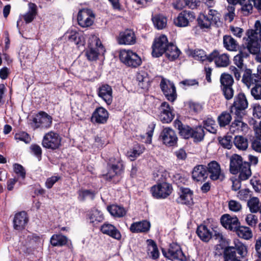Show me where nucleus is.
Masks as SVG:
<instances>
[{
    "label": "nucleus",
    "instance_id": "obj_1",
    "mask_svg": "<svg viewBox=\"0 0 261 261\" xmlns=\"http://www.w3.org/2000/svg\"><path fill=\"white\" fill-rule=\"evenodd\" d=\"M230 172L233 174L239 173V179H247L251 175L250 164L243 161L242 158L238 154H233L230 160Z\"/></svg>",
    "mask_w": 261,
    "mask_h": 261
},
{
    "label": "nucleus",
    "instance_id": "obj_2",
    "mask_svg": "<svg viewBox=\"0 0 261 261\" xmlns=\"http://www.w3.org/2000/svg\"><path fill=\"white\" fill-rule=\"evenodd\" d=\"M255 29L248 30L247 32V48L250 54H256L260 51V45L259 43V40L261 42V23L259 20L256 21L255 24Z\"/></svg>",
    "mask_w": 261,
    "mask_h": 261
},
{
    "label": "nucleus",
    "instance_id": "obj_3",
    "mask_svg": "<svg viewBox=\"0 0 261 261\" xmlns=\"http://www.w3.org/2000/svg\"><path fill=\"white\" fill-rule=\"evenodd\" d=\"M88 48L86 51V56L89 61H95L98 55L104 51L103 46L100 39L95 35H92L88 41Z\"/></svg>",
    "mask_w": 261,
    "mask_h": 261
},
{
    "label": "nucleus",
    "instance_id": "obj_4",
    "mask_svg": "<svg viewBox=\"0 0 261 261\" xmlns=\"http://www.w3.org/2000/svg\"><path fill=\"white\" fill-rule=\"evenodd\" d=\"M196 233L200 240L204 242H208L212 238L219 242L223 240V235L218 229L208 228L204 225L199 226L197 228Z\"/></svg>",
    "mask_w": 261,
    "mask_h": 261
},
{
    "label": "nucleus",
    "instance_id": "obj_5",
    "mask_svg": "<svg viewBox=\"0 0 261 261\" xmlns=\"http://www.w3.org/2000/svg\"><path fill=\"white\" fill-rule=\"evenodd\" d=\"M119 58L122 63L129 67L136 68L142 63L141 58L136 53L129 50H121Z\"/></svg>",
    "mask_w": 261,
    "mask_h": 261
},
{
    "label": "nucleus",
    "instance_id": "obj_6",
    "mask_svg": "<svg viewBox=\"0 0 261 261\" xmlns=\"http://www.w3.org/2000/svg\"><path fill=\"white\" fill-rule=\"evenodd\" d=\"M123 170L124 166L121 161L112 159L108 164V172L104 176L107 180H111L120 176Z\"/></svg>",
    "mask_w": 261,
    "mask_h": 261
},
{
    "label": "nucleus",
    "instance_id": "obj_7",
    "mask_svg": "<svg viewBox=\"0 0 261 261\" xmlns=\"http://www.w3.org/2000/svg\"><path fill=\"white\" fill-rule=\"evenodd\" d=\"M169 44L167 37L164 35L156 38L152 45L153 57L158 58L161 56Z\"/></svg>",
    "mask_w": 261,
    "mask_h": 261
},
{
    "label": "nucleus",
    "instance_id": "obj_8",
    "mask_svg": "<svg viewBox=\"0 0 261 261\" xmlns=\"http://www.w3.org/2000/svg\"><path fill=\"white\" fill-rule=\"evenodd\" d=\"M61 142V138L58 133L49 132L44 135L42 144L46 148L55 150L60 147Z\"/></svg>",
    "mask_w": 261,
    "mask_h": 261
},
{
    "label": "nucleus",
    "instance_id": "obj_9",
    "mask_svg": "<svg viewBox=\"0 0 261 261\" xmlns=\"http://www.w3.org/2000/svg\"><path fill=\"white\" fill-rule=\"evenodd\" d=\"M162 253L165 257L171 260L178 259L181 261L186 260L180 246L175 243L171 244L167 251L163 249Z\"/></svg>",
    "mask_w": 261,
    "mask_h": 261
},
{
    "label": "nucleus",
    "instance_id": "obj_10",
    "mask_svg": "<svg viewBox=\"0 0 261 261\" xmlns=\"http://www.w3.org/2000/svg\"><path fill=\"white\" fill-rule=\"evenodd\" d=\"M195 19V13L191 11L184 10L178 14L174 19V24L178 27H186Z\"/></svg>",
    "mask_w": 261,
    "mask_h": 261
},
{
    "label": "nucleus",
    "instance_id": "obj_11",
    "mask_svg": "<svg viewBox=\"0 0 261 261\" xmlns=\"http://www.w3.org/2000/svg\"><path fill=\"white\" fill-rule=\"evenodd\" d=\"M172 191L171 185L167 182L154 185L151 189L152 196L156 198H165L171 193Z\"/></svg>",
    "mask_w": 261,
    "mask_h": 261
},
{
    "label": "nucleus",
    "instance_id": "obj_12",
    "mask_svg": "<svg viewBox=\"0 0 261 261\" xmlns=\"http://www.w3.org/2000/svg\"><path fill=\"white\" fill-rule=\"evenodd\" d=\"M95 18V15L92 11L88 9L81 10L77 15L79 24L82 27L85 28L91 26Z\"/></svg>",
    "mask_w": 261,
    "mask_h": 261
},
{
    "label": "nucleus",
    "instance_id": "obj_13",
    "mask_svg": "<svg viewBox=\"0 0 261 261\" xmlns=\"http://www.w3.org/2000/svg\"><path fill=\"white\" fill-rule=\"evenodd\" d=\"M160 87L166 98L172 102L176 98V88L173 83L163 78L160 83Z\"/></svg>",
    "mask_w": 261,
    "mask_h": 261
},
{
    "label": "nucleus",
    "instance_id": "obj_14",
    "mask_svg": "<svg viewBox=\"0 0 261 261\" xmlns=\"http://www.w3.org/2000/svg\"><path fill=\"white\" fill-rule=\"evenodd\" d=\"M214 61L216 65L219 67H226L230 63L228 55L227 54H220L217 50H214L209 55L208 61Z\"/></svg>",
    "mask_w": 261,
    "mask_h": 261
},
{
    "label": "nucleus",
    "instance_id": "obj_15",
    "mask_svg": "<svg viewBox=\"0 0 261 261\" xmlns=\"http://www.w3.org/2000/svg\"><path fill=\"white\" fill-rule=\"evenodd\" d=\"M33 127L35 128H46L50 126L52 123V118L47 113L42 112L39 113L34 118Z\"/></svg>",
    "mask_w": 261,
    "mask_h": 261
},
{
    "label": "nucleus",
    "instance_id": "obj_16",
    "mask_svg": "<svg viewBox=\"0 0 261 261\" xmlns=\"http://www.w3.org/2000/svg\"><path fill=\"white\" fill-rule=\"evenodd\" d=\"M160 137L164 144L168 146L175 145L177 141V137L175 132L170 127H165L162 131Z\"/></svg>",
    "mask_w": 261,
    "mask_h": 261
},
{
    "label": "nucleus",
    "instance_id": "obj_17",
    "mask_svg": "<svg viewBox=\"0 0 261 261\" xmlns=\"http://www.w3.org/2000/svg\"><path fill=\"white\" fill-rule=\"evenodd\" d=\"M207 168L211 179L213 180L220 179L222 181L224 179V174L221 170L220 165L216 161H213L208 163Z\"/></svg>",
    "mask_w": 261,
    "mask_h": 261
},
{
    "label": "nucleus",
    "instance_id": "obj_18",
    "mask_svg": "<svg viewBox=\"0 0 261 261\" xmlns=\"http://www.w3.org/2000/svg\"><path fill=\"white\" fill-rule=\"evenodd\" d=\"M159 118L163 123H168L170 122L174 117L173 113V109L168 103L164 102L162 103L160 107Z\"/></svg>",
    "mask_w": 261,
    "mask_h": 261
},
{
    "label": "nucleus",
    "instance_id": "obj_19",
    "mask_svg": "<svg viewBox=\"0 0 261 261\" xmlns=\"http://www.w3.org/2000/svg\"><path fill=\"white\" fill-rule=\"evenodd\" d=\"M221 223L226 229L234 231L240 224L238 218L229 214H224L221 217Z\"/></svg>",
    "mask_w": 261,
    "mask_h": 261
},
{
    "label": "nucleus",
    "instance_id": "obj_20",
    "mask_svg": "<svg viewBox=\"0 0 261 261\" xmlns=\"http://www.w3.org/2000/svg\"><path fill=\"white\" fill-rule=\"evenodd\" d=\"M109 117V113L106 109L99 107L93 112L91 121L93 123L103 124L107 122Z\"/></svg>",
    "mask_w": 261,
    "mask_h": 261
},
{
    "label": "nucleus",
    "instance_id": "obj_21",
    "mask_svg": "<svg viewBox=\"0 0 261 261\" xmlns=\"http://www.w3.org/2000/svg\"><path fill=\"white\" fill-rule=\"evenodd\" d=\"M29 221L27 213L22 211L16 213L13 219V225L15 229L21 230L23 229Z\"/></svg>",
    "mask_w": 261,
    "mask_h": 261
},
{
    "label": "nucleus",
    "instance_id": "obj_22",
    "mask_svg": "<svg viewBox=\"0 0 261 261\" xmlns=\"http://www.w3.org/2000/svg\"><path fill=\"white\" fill-rule=\"evenodd\" d=\"M136 41L134 32L131 30H126L119 34L118 42L120 44L132 45Z\"/></svg>",
    "mask_w": 261,
    "mask_h": 261
},
{
    "label": "nucleus",
    "instance_id": "obj_23",
    "mask_svg": "<svg viewBox=\"0 0 261 261\" xmlns=\"http://www.w3.org/2000/svg\"><path fill=\"white\" fill-rule=\"evenodd\" d=\"M259 79L258 74L252 73L251 69H247L243 74L242 82L249 89L251 86L257 84Z\"/></svg>",
    "mask_w": 261,
    "mask_h": 261
},
{
    "label": "nucleus",
    "instance_id": "obj_24",
    "mask_svg": "<svg viewBox=\"0 0 261 261\" xmlns=\"http://www.w3.org/2000/svg\"><path fill=\"white\" fill-rule=\"evenodd\" d=\"M100 231L105 234H107L113 239L120 240L121 238V234L119 230L113 225L105 223L100 227Z\"/></svg>",
    "mask_w": 261,
    "mask_h": 261
},
{
    "label": "nucleus",
    "instance_id": "obj_25",
    "mask_svg": "<svg viewBox=\"0 0 261 261\" xmlns=\"http://www.w3.org/2000/svg\"><path fill=\"white\" fill-rule=\"evenodd\" d=\"M98 96L101 97L107 105L111 104L113 99L112 89L108 85H103L98 89Z\"/></svg>",
    "mask_w": 261,
    "mask_h": 261
},
{
    "label": "nucleus",
    "instance_id": "obj_26",
    "mask_svg": "<svg viewBox=\"0 0 261 261\" xmlns=\"http://www.w3.org/2000/svg\"><path fill=\"white\" fill-rule=\"evenodd\" d=\"M207 172L203 165H197L192 172V177L197 181H204L207 177Z\"/></svg>",
    "mask_w": 261,
    "mask_h": 261
},
{
    "label": "nucleus",
    "instance_id": "obj_27",
    "mask_svg": "<svg viewBox=\"0 0 261 261\" xmlns=\"http://www.w3.org/2000/svg\"><path fill=\"white\" fill-rule=\"evenodd\" d=\"M150 227L149 222L146 220L137 222L131 224L129 229L133 233L146 232Z\"/></svg>",
    "mask_w": 261,
    "mask_h": 261
},
{
    "label": "nucleus",
    "instance_id": "obj_28",
    "mask_svg": "<svg viewBox=\"0 0 261 261\" xmlns=\"http://www.w3.org/2000/svg\"><path fill=\"white\" fill-rule=\"evenodd\" d=\"M248 125L241 119H234L229 127V131L232 134L245 133L248 130Z\"/></svg>",
    "mask_w": 261,
    "mask_h": 261
},
{
    "label": "nucleus",
    "instance_id": "obj_29",
    "mask_svg": "<svg viewBox=\"0 0 261 261\" xmlns=\"http://www.w3.org/2000/svg\"><path fill=\"white\" fill-rule=\"evenodd\" d=\"M174 125L178 129L179 134L181 137L185 139L191 138L193 128L189 126L182 124L181 122L178 120H176L174 121Z\"/></svg>",
    "mask_w": 261,
    "mask_h": 261
},
{
    "label": "nucleus",
    "instance_id": "obj_30",
    "mask_svg": "<svg viewBox=\"0 0 261 261\" xmlns=\"http://www.w3.org/2000/svg\"><path fill=\"white\" fill-rule=\"evenodd\" d=\"M248 106V102L246 95L243 93H240L234 98L231 111L232 112L233 108L246 109Z\"/></svg>",
    "mask_w": 261,
    "mask_h": 261
},
{
    "label": "nucleus",
    "instance_id": "obj_31",
    "mask_svg": "<svg viewBox=\"0 0 261 261\" xmlns=\"http://www.w3.org/2000/svg\"><path fill=\"white\" fill-rule=\"evenodd\" d=\"M177 201L182 204L191 205L193 203L192 192L188 188L181 189V194Z\"/></svg>",
    "mask_w": 261,
    "mask_h": 261
},
{
    "label": "nucleus",
    "instance_id": "obj_32",
    "mask_svg": "<svg viewBox=\"0 0 261 261\" xmlns=\"http://www.w3.org/2000/svg\"><path fill=\"white\" fill-rule=\"evenodd\" d=\"M137 81L138 82V85L142 89L148 88L150 83V79L148 73L144 70H140L137 72L136 75Z\"/></svg>",
    "mask_w": 261,
    "mask_h": 261
},
{
    "label": "nucleus",
    "instance_id": "obj_33",
    "mask_svg": "<svg viewBox=\"0 0 261 261\" xmlns=\"http://www.w3.org/2000/svg\"><path fill=\"white\" fill-rule=\"evenodd\" d=\"M28 5V11L22 16L27 23L31 22L37 14V8L36 4L30 3Z\"/></svg>",
    "mask_w": 261,
    "mask_h": 261
},
{
    "label": "nucleus",
    "instance_id": "obj_34",
    "mask_svg": "<svg viewBox=\"0 0 261 261\" xmlns=\"http://www.w3.org/2000/svg\"><path fill=\"white\" fill-rule=\"evenodd\" d=\"M89 220L90 223L95 226L104 220V217L101 211L93 209L89 212Z\"/></svg>",
    "mask_w": 261,
    "mask_h": 261
},
{
    "label": "nucleus",
    "instance_id": "obj_35",
    "mask_svg": "<svg viewBox=\"0 0 261 261\" xmlns=\"http://www.w3.org/2000/svg\"><path fill=\"white\" fill-rule=\"evenodd\" d=\"M180 50L176 46L170 43L164 52L166 57L171 61L176 59L179 56Z\"/></svg>",
    "mask_w": 261,
    "mask_h": 261
},
{
    "label": "nucleus",
    "instance_id": "obj_36",
    "mask_svg": "<svg viewBox=\"0 0 261 261\" xmlns=\"http://www.w3.org/2000/svg\"><path fill=\"white\" fill-rule=\"evenodd\" d=\"M246 0H227L229 5H233L234 6L238 3H239L241 6V10L244 15H248L252 13L253 10V6L250 5H246Z\"/></svg>",
    "mask_w": 261,
    "mask_h": 261
},
{
    "label": "nucleus",
    "instance_id": "obj_37",
    "mask_svg": "<svg viewBox=\"0 0 261 261\" xmlns=\"http://www.w3.org/2000/svg\"><path fill=\"white\" fill-rule=\"evenodd\" d=\"M224 47L229 51H236L238 48V43L231 36L225 35L223 37Z\"/></svg>",
    "mask_w": 261,
    "mask_h": 261
},
{
    "label": "nucleus",
    "instance_id": "obj_38",
    "mask_svg": "<svg viewBox=\"0 0 261 261\" xmlns=\"http://www.w3.org/2000/svg\"><path fill=\"white\" fill-rule=\"evenodd\" d=\"M68 238L62 234H54L50 238V243L53 246H63L68 243Z\"/></svg>",
    "mask_w": 261,
    "mask_h": 261
},
{
    "label": "nucleus",
    "instance_id": "obj_39",
    "mask_svg": "<svg viewBox=\"0 0 261 261\" xmlns=\"http://www.w3.org/2000/svg\"><path fill=\"white\" fill-rule=\"evenodd\" d=\"M233 232H235L239 237L245 240H249L252 237L251 229L248 227L240 226V224Z\"/></svg>",
    "mask_w": 261,
    "mask_h": 261
},
{
    "label": "nucleus",
    "instance_id": "obj_40",
    "mask_svg": "<svg viewBox=\"0 0 261 261\" xmlns=\"http://www.w3.org/2000/svg\"><path fill=\"white\" fill-rule=\"evenodd\" d=\"M107 208L111 215L115 217H122L126 213V211L123 207L117 205L109 206Z\"/></svg>",
    "mask_w": 261,
    "mask_h": 261
},
{
    "label": "nucleus",
    "instance_id": "obj_41",
    "mask_svg": "<svg viewBox=\"0 0 261 261\" xmlns=\"http://www.w3.org/2000/svg\"><path fill=\"white\" fill-rule=\"evenodd\" d=\"M147 242L148 255L154 259L158 258L159 252L155 243L152 240H148Z\"/></svg>",
    "mask_w": 261,
    "mask_h": 261
},
{
    "label": "nucleus",
    "instance_id": "obj_42",
    "mask_svg": "<svg viewBox=\"0 0 261 261\" xmlns=\"http://www.w3.org/2000/svg\"><path fill=\"white\" fill-rule=\"evenodd\" d=\"M154 25L159 30L165 28L167 25V19L162 15H156L152 17Z\"/></svg>",
    "mask_w": 261,
    "mask_h": 261
},
{
    "label": "nucleus",
    "instance_id": "obj_43",
    "mask_svg": "<svg viewBox=\"0 0 261 261\" xmlns=\"http://www.w3.org/2000/svg\"><path fill=\"white\" fill-rule=\"evenodd\" d=\"M205 136L203 127L198 126L192 129L191 138H193L194 142H200L203 140Z\"/></svg>",
    "mask_w": 261,
    "mask_h": 261
},
{
    "label": "nucleus",
    "instance_id": "obj_44",
    "mask_svg": "<svg viewBox=\"0 0 261 261\" xmlns=\"http://www.w3.org/2000/svg\"><path fill=\"white\" fill-rule=\"evenodd\" d=\"M203 126L208 132L212 134H216L218 126L215 121L212 118H207L203 121Z\"/></svg>",
    "mask_w": 261,
    "mask_h": 261
},
{
    "label": "nucleus",
    "instance_id": "obj_45",
    "mask_svg": "<svg viewBox=\"0 0 261 261\" xmlns=\"http://www.w3.org/2000/svg\"><path fill=\"white\" fill-rule=\"evenodd\" d=\"M234 144L240 150H245L248 146V140L242 136H237L234 139Z\"/></svg>",
    "mask_w": 261,
    "mask_h": 261
},
{
    "label": "nucleus",
    "instance_id": "obj_46",
    "mask_svg": "<svg viewBox=\"0 0 261 261\" xmlns=\"http://www.w3.org/2000/svg\"><path fill=\"white\" fill-rule=\"evenodd\" d=\"M232 118L230 114L226 111L223 112L218 118V121L220 126L223 127L228 125Z\"/></svg>",
    "mask_w": 261,
    "mask_h": 261
},
{
    "label": "nucleus",
    "instance_id": "obj_47",
    "mask_svg": "<svg viewBox=\"0 0 261 261\" xmlns=\"http://www.w3.org/2000/svg\"><path fill=\"white\" fill-rule=\"evenodd\" d=\"M205 13L214 23V24L218 25V23H220V14L217 11L208 8L207 9V12L206 13V11H205Z\"/></svg>",
    "mask_w": 261,
    "mask_h": 261
},
{
    "label": "nucleus",
    "instance_id": "obj_48",
    "mask_svg": "<svg viewBox=\"0 0 261 261\" xmlns=\"http://www.w3.org/2000/svg\"><path fill=\"white\" fill-rule=\"evenodd\" d=\"M199 25L202 28H208L214 23L206 14L200 15L198 19Z\"/></svg>",
    "mask_w": 261,
    "mask_h": 261
},
{
    "label": "nucleus",
    "instance_id": "obj_49",
    "mask_svg": "<svg viewBox=\"0 0 261 261\" xmlns=\"http://www.w3.org/2000/svg\"><path fill=\"white\" fill-rule=\"evenodd\" d=\"M251 213H256L259 210V200L257 197H252L247 203Z\"/></svg>",
    "mask_w": 261,
    "mask_h": 261
},
{
    "label": "nucleus",
    "instance_id": "obj_50",
    "mask_svg": "<svg viewBox=\"0 0 261 261\" xmlns=\"http://www.w3.org/2000/svg\"><path fill=\"white\" fill-rule=\"evenodd\" d=\"M221 88L224 87L232 86L233 84V80L231 75L227 73H223L220 77Z\"/></svg>",
    "mask_w": 261,
    "mask_h": 261
},
{
    "label": "nucleus",
    "instance_id": "obj_51",
    "mask_svg": "<svg viewBox=\"0 0 261 261\" xmlns=\"http://www.w3.org/2000/svg\"><path fill=\"white\" fill-rule=\"evenodd\" d=\"M193 57L197 60L203 62L205 60L208 61L209 55L207 56L205 52L200 49H196L192 53Z\"/></svg>",
    "mask_w": 261,
    "mask_h": 261
},
{
    "label": "nucleus",
    "instance_id": "obj_52",
    "mask_svg": "<svg viewBox=\"0 0 261 261\" xmlns=\"http://www.w3.org/2000/svg\"><path fill=\"white\" fill-rule=\"evenodd\" d=\"M144 150V147L143 146L137 145L135 146L132 150L128 152V155L132 158L131 160H134L141 154H142Z\"/></svg>",
    "mask_w": 261,
    "mask_h": 261
},
{
    "label": "nucleus",
    "instance_id": "obj_53",
    "mask_svg": "<svg viewBox=\"0 0 261 261\" xmlns=\"http://www.w3.org/2000/svg\"><path fill=\"white\" fill-rule=\"evenodd\" d=\"M248 54L242 51H240L239 54L234 56L233 62L239 68L241 69L243 65V59L247 58Z\"/></svg>",
    "mask_w": 261,
    "mask_h": 261
},
{
    "label": "nucleus",
    "instance_id": "obj_54",
    "mask_svg": "<svg viewBox=\"0 0 261 261\" xmlns=\"http://www.w3.org/2000/svg\"><path fill=\"white\" fill-rule=\"evenodd\" d=\"M251 94L256 100L261 99V84H256L251 89Z\"/></svg>",
    "mask_w": 261,
    "mask_h": 261
},
{
    "label": "nucleus",
    "instance_id": "obj_55",
    "mask_svg": "<svg viewBox=\"0 0 261 261\" xmlns=\"http://www.w3.org/2000/svg\"><path fill=\"white\" fill-rule=\"evenodd\" d=\"M15 139L18 141H22L25 143H29L31 141V138L25 132H22L17 133L15 135Z\"/></svg>",
    "mask_w": 261,
    "mask_h": 261
},
{
    "label": "nucleus",
    "instance_id": "obj_56",
    "mask_svg": "<svg viewBox=\"0 0 261 261\" xmlns=\"http://www.w3.org/2000/svg\"><path fill=\"white\" fill-rule=\"evenodd\" d=\"M87 197L93 199L94 194L92 191L88 190H81L79 192V199L81 201H84Z\"/></svg>",
    "mask_w": 261,
    "mask_h": 261
},
{
    "label": "nucleus",
    "instance_id": "obj_57",
    "mask_svg": "<svg viewBox=\"0 0 261 261\" xmlns=\"http://www.w3.org/2000/svg\"><path fill=\"white\" fill-rule=\"evenodd\" d=\"M234 6L233 5H228L227 7V12L225 15V19L228 20L229 22H231L235 16Z\"/></svg>",
    "mask_w": 261,
    "mask_h": 261
},
{
    "label": "nucleus",
    "instance_id": "obj_58",
    "mask_svg": "<svg viewBox=\"0 0 261 261\" xmlns=\"http://www.w3.org/2000/svg\"><path fill=\"white\" fill-rule=\"evenodd\" d=\"M232 137L230 136H226L221 139H219V143L225 148L230 149L232 146Z\"/></svg>",
    "mask_w": 261,
    "mask_h": 261
},
{
    "label": "nucleus",
    "instance_id": "obj_59",
    "mask_svg": "<svg viewBox=\"0 0 261 261\" xmlns=\"http://www.w3.org/2000/svg\"><path fill=\"white\" fill-rule=\"evenodd\" d=\"M13 167L15 173L22 179H24L26 174L24 168L21 165L18 164H14Z\"/></svg>",
    "mask_w": 261,
    "mask_h": 261
},
{
    "label": "nucleus",
    "instance_id": "obj_60",
    "mask_svg": "<svg viewBox=\"0 0 261 261\" xmlns=\"http://www.w3.org/2000/svg\"><path fill=\"white\" fill-rule=\"evenodd\" d=\"M223 95L227 100H229L233 97L234 91L232 86L224 87L221 88Z\"/></svg>",
    "mask_w": 261,
    "mask_h": 261
},
{
    "label": "nucleus",
    "instance_id": "obj_61",
    "mask_svg": "<svg viewBox=\"0 0 261 261\" xmlns=\"http://www.w3.org/2000/svg\"><path fill=\"white\" fill-rule=\"evenodd\" d=\"M228 206L230 211L234 212H239L242 209V205L240 202L233 200L229 201Z\"/></svg>",
    "mask_w": 261,
    "mask_h": 261
},
{
    "label": "nucleus",
    "instance_id": "obj_62",
    "mask_svg": "<svg viewBox=\"0 0 261 261\" xmlns=\"http://www.w3.org/2000/svg\"><path fill=\"white\" fill-rule=\"evenodd\" d=\"M60 179L59 176H53L48 178L45 182V186L48 189H50L53 185Z\"/></svg>",
    "mask_w": 261,
    "mask_h": 261
},
{
    "label": "nucleus",
    "instance_id": "obj_63",
    "mask_svg": "<svg viewBox=\"0 0 261 261\" xmlns=\"http://www.w3.org/2000/svg\"><path fill=\"white\" fill-rule=\"evenodd\" d=\"M66 37L68 40L75 44H77L79 43V34L75 31H71L66 34Z\"/></svg>",
    "mask_w": 261,
    "mask_h": 261
},
{
    "label": "nucleus",
    "instance_id": "obj_64",
    "mask_svg": "<svg viewBox=\"0 0 261 261\" xmlns=\"http://www.w3.org/2000/svg\"><path fill=\"white\" fill-rule=\"evenodd\" d=\"M246 221L249 225L253 226L257 223V219L255 215L250 214L247 216L246 218Z\"/></svg>",
    "mask_w": 261,
    "mask_h": 261
}]
</instances>
